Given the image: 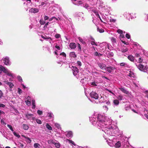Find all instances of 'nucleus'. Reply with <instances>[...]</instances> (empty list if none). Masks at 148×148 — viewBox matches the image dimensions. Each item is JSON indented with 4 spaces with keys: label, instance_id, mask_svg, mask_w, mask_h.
Wrapping results in <instances>:
<instances>
[{
    "label": "nucleus",
    "instance_id": "obj_1",
    "mask_svg": "<svg viewBox=\"0 0 148 148\" xmlns=\"http://www.w3.org/2000/svg\"><path fill=\"white\" fill-rule=\"evenodd\" d=\"M112 122L107 123H104V125L101 124H99V128H101L106 134L108 136H114V134H117L119 131L118 128L117 126L112 124Z\"/></svg>",
    "mask_w": 148,
    "mask_h": 148
},
{
    "label": "nucleus",
    "instance_id": "obj_2",
    "mask_svg": "<svg viewBox=\"0 0 148 148\" xmlns=\"http://www.w3.org/2000/svg\"><path fill=\"white\" fill-rule=\"evenodd\" d=\"M97 119L98 121V124L97 125L99 127V124H101V125H104V123H110L112 121V120L110 118H109L107 117H105L100 114H99L97 115Z\"/></svg>",
    "mask_w": 148,
    "mask_h": 148
},
{
    "label": "nucleus",
    "instance_id": "obj_3",
    "mask_svg": "<svg viewBox=\"0 0 148 148\" xmlns=\"http://www.w3.org/2000/svg\"><path fill=\"white\" fill-rule=\"evenodd\" d=\"M90 95L91 97L90 101L92 102H94L95 103H97L99 101L97 100L98 98V95L95 92H92L90 93Z\"/></svg>",
    "mask_w": 148,
    "mask_h": 148
},
{
    "label": "nucleus",
    "instance_id": "obj_4",
    "mask_svg": "<svg viewBox=\"0 0 148 148\" xmlns=\"http://www.w3.org/2000/svg\"><path fill=\"white\" fill-rule=\"evenodd\" d=\"M90 120L92 125H97L98 123L97 119V115H92L90 118Z\"/></svg>",
    "mask_w": 148,
    "mask_h": 148
},
{
    "label": "nucleus",
    "instance_id": "obj_5",
    "mask_svg": "<svg viewBox=\"0 0 148 148\" xmlns=\"http://www.w3.org/2000/svg\"><path fill=\"white\" fill-rule=\"evenodd\" d=\"M125 141L121 140L118 141L115 144L114 147L116 148H119L121 147H125Z\"/></svg>",
    "mask_w": 148,
    "mask_h": 148
},
{
    "label": "nucleus",
    "instance_id": "obj_6",
    "mask_svg": "<svg viewBox=\"0 0 148 148\" xmlns=\"http://www.w3.org/2000/svg\"><path fill=\"white\" fill-rule=\"evenodd\" d=\"M48 142L49 144H54L55 146L57 148H59L60 146V143L56 141L51 140H48Z\"/></svg>",
    "mask_w": 148,
    "mask_h": 148
},
{
    "label": "nucleus",
    "instance_id": "obj_7",
    "mask_svg": "<svg viewBox=\"0 0 148 148\" xmlns=\"http://www.w3.org/2000/svg\"><path fill=\"white\" fill-rule=\"evenodd\" d=\"M72 68L73 72L74 75L76 76V77L78 79H80V77L79 75H77L78 72V69L75 66H72Z\"/></svg>",
    "mask_w": 148,
    "mask_h": 148
},
{
    "label": "nucleus",
    "instance_id": "obj_8",
    "mask_svg": "<svg viewBox=\"0 0 148 148\" xmlns=\"http://www.w3.org/2000/svg\"><path fill=\"white\" fill-rule=\"evenodd\" d=\"M26 118L27 119L34 120L35 118L33 117L34 114H30L28 113L25 114Z\"/></svg>",
    "mask_w": 148,
    "mask_h": 148
},
{
    "label": "nucleus",
    "instance_id": "obj_9",
    "mask_svg": "<svg viewBox=\"0 0 148 148\" xmlns=\"http://www.w3.org/2000/svg\"><path fill=\"white\" fill-rule=\"evenodd\" d=\"M138 68L140 70L144 72L146 71L148 69L147 66H144L141 64H139L138 66Z\"/></svg>",
    "mask_w": 148,
    "mask_h": 148
},
{
    "label": "nucleus",
    "instance_id": "obj_10",
    "mask_svg": "<svg viewBox=\"0 0 148 148\" xmlns=\"http://www.w3.org/2000/svg\"><path fill=\"white\" fill-rule=\"evenodd\" d=\"M3 72L5 73L8 76L13 77L14 74L12 73V72L7 69H5L3 70Z\"/></svg>",
    "mask_w": 148,
    "mask_h": 148
},
{
    "label": "nucleus",
    "instance_id": "obj_11",
    "mask_svg": "<svg viewBox=\"0 0 148 148\" xmlns=\"http://www.w3.org/2000/svg\"><path fill=\"white\" fill-rule=\"evenodd\" d=\"M3 63L7 65H10L11 63L10 62L9 59L8 57H5L3 58Z\"/></svg>",
    "mask_w": 148,
    "mask_h": 148
},
{
    "label": "nucleus",
    "instance_id": "obj_12",
    "mask_svg": "<svg viewBox=\"0 0 148 148\" xmlns=\"http://www.w3.org/2000/svg\"><path fill=\"white\" fill-rule=\"evenodd\" d=\"M115 69H116V68L112 66L107 67L106 69V70L110 73L112 72Z\"/></svg>",
    "mask_w": 148,
    "mask_h": 148
},
{
    "label": "nucleus",
    "instance_id": "obj_13",
    "mask_svg": "<svg viewBox=\"0 0 148 148\" xmlns=\"http://www.w3.org/2000/svg\"><path fill=\"white\" fill-rule=\"evenodd\" d=\"M39 10L38 9L35 8H32L29 10L30 12L33 13H36L38 12Z\"/></svg>",
    "mask_w": 148,
    "mask_h": 148
},
{
    "label": "nucleus",
    "instance_id": "obj_14",
    "mask_svg": "<svg viewBox=\"0 0 148 148\" xmlns=\"http://www.w3.org/2000/svg\"><path fill=\"white\" fill-rule=\"evenodd\" d=\"M26 2L27 3H24V6L25 7L29 8L32 5V3H31V0H27Z\"/></svg>",
    "mask_w": 148,
    "mask_h": 148
},
{
    "label": "nucleus",
    "instance_id": "obj_15",
    "mask_svg": "<svg viewBox=\"0 0 148 148\" xmlns=\"http://www.w3.org/2000/svg\"><path fill=\"white\" fill-rule=\"evenodd\" d=\"M127 75L130 77L131 79H132V78H134L135 77V74L132 71H130L129 73L127 74Z\"/></svg>",
    "mask_w": 148,
    "mask_h": 148
},
{
    "label": "nucleus",
    "instance_id": "obj_16",
    "mask_svg": "<svg viewBox=\"0 0 148 148\" xmlns=\"http://www.w3.org/2000/svg\"><path fill=\"white\" fill-rule=\"evenodd\" d=\"M66 135L68 138L70 139L73 136V133L71 131H68L66 132Z\"/></svg>",
    "mask_w": 148,
    "mask_h": 148
},
{
    "label": "nucleus",
    "instance_id": "obj_17",
    "mask_svg": "<svg viewBox=\"0 0 148 148\" xmlns=\"http://www.w3.org/2000/svg\"><path fill=\"white\" fill-rule=\"evenodd\" d=\"M124 37V35L123 34V33L121 34L120 35V38L121 41V42L123 43L126 45H128V43L125 41H124L123 40H122L121 39L123 38Z\"/></svg>",
    "mask_w": 148,
    "mask_h": 148
},
{
    "label": "nucleus",
    "instance_id": "obj_18",
    "mask_svg": "<svg viewBox=\"0 0 148 148\" xmlns=\"http://www.w3.org/2000/svg\"><path fill=\"white\" fill-rule=\"evenodd\" d=\"M98 66L101 69L103 70H106V66L105 64L99 63L98 64Z\"/></svg>",
    "mask_w": 148,
    "mask_h": 148
},
{
    "label": "nucleus",
    "instance_id": "obj_19",
    "mask_svg": "<svg viewBox=\"0 0 148 148\" xmlns=\"http://www.w3.org/2000/svg\"><path fill=\"white\" fill-rule=\"evenodd\" d=\"M4 82L6 84H8L11 88H12L14 87V84L11 82H9L8 81H4Z\"/></svg>",
    "mask_w": 148,
    "mask_h": 148
},
{
    "label": "nucleus",
    "instance_id": "obj_20",
    "mask_svg": "<svg viewBox=\"0 0 148 148\" xmlns=\"http://www.w3.org/2000/svg\"><path fill=\"white\" fill-rule=\"evenodd\" d=\"M92 11L93 13H94L96 15L97 17L99 18L100 19L101 21V19L100 17L99 16V14L98 12L96 9H93L92 10Z\"/></svg>",
    "mask_w": 148,
    "mask_h": 148
},
{
    "label": "nucleus",
    "instance_id": "obj_21",
    "mask_svg": "<svg viewBox=\"0 0 148 148\" xmlns=\"http://www.w3.org/2000/svg\"><path fill=\"white\" fill-rule=\"evenodd\" d=\"M69 46L72 49H74L76 47V44L74 42H71L70 43Z\"/></svg>",
    "mask_w": 148,
    "mask_h": 148
},
{
    "label": "nucleus",
    "instance_id": "obj_22",
    "mask_svg": "<svg viewBox=\"0 0 148 148\" xmlns=\"http://www.w3.org/2000/svg\"><path fill=\"white\" fill-rule=\"evenodd\" d=\"M107 141L108 145L110 146L113 147L114 145V143H113L112 140L109 139L108 140H107Z\"/></svg>",
    "mask_w": 148,
    "mask_h": 148
},
{
    "label": "nucleus",
    "instance_id": "obj_23",
    "mask_svg": "<svg viewBox=\"0 0 148 148\" xmlns=\"http://www.w3.org/2000/svg\"><path fill=\"white\" fill-rule=\"evenodd\" d=\"M55 47L57 49L55 51H54V53L55 54L58 55V54L57 51H58L60 50L61 48L59 46H58L57 45L55 46Z\"/></svg>",
    "mask_w": 148,
    "mask_h": 148
},
{
    "label": "nucleus",
    "instance_id": "obj_24",
    "mask_svg": "<svg viewBox=\"0 0 148 148\" xmlns=\"http://www.w3.org/2000/svg\"><path fill=\"white\" fill-rule=\"evenodd\" d=\"M119 89L122 92H123L124 93L126 94H129V92L126 89H125V88H119Z\"/></svg>",
    "mask_w": 148,
    "mask_h": 148
},
{
    "label": "nucleus",
    "instance_id": "obj_25",
    "mask_svg": "<svg viewBox=\"0 0 148 148\" xmlns=\"http://www.w3.org/2000/svg\"><path fill=\"white\" fill-rule=\"evenodd\" d=\"M69 55L70 57L71 58H75L76 57V55L75 54V53L74 52L70 53Z\"/></svg>",
    "mask_w": 148,
    "mask_h": 148
},
{
    "label": "nucleus",
    "instance_id": "obj_26",
    "mask_svg": "<svg viewBox=\"0 0 148 148\" xmlns=\"http://www.w3.org/2000/svg\"><path fill=\"white\" fill-rule=\"evenodd\" d=\"M103 45H105L106 46V50L108 49H109V45L110 44L106 42H103L102 43Z\"/></svg>",
    "mask_w": 148,
    "mask_h": 148
},
{
    "label": "nucleus",
    "instance_id": "obj_27",
    "mask_svg": "<svg viewBox=\"0 0 148 148\" xmlns=\"http://www.w3.org/2000/svg\"><path fill=\"white\" fill-rule=\"evenodd\" d=\"M53 123L54 124V126H55V127L56 128H57L58 129H60L61 130V128L60 127V125L56 123Z\"/></svg>",
    "mask_w": 148,
    "mask_h": 148
},
{
    "label": "nucleus",
    "instance_id": "obj_28",
    "mask_svg": "<svg viewBox=\"0 0 148 148\" xmlns=\"http://www.w3.org/2000/svg\"><path fill=\"white\" fill-rule=\"evenodd\" d=\"M83 3V1H82L80 0H78L76 1L75 3H74L76 5H78L81 4Z\"/></svg>",
    "mask_w": 148,
    "mask_h": 148
},
{
    "label": "nucleus",
    "instance_id": "obj_29",
    "mask_svg": "<svg viewBox=\"0 0 148 148\" xmlns=\"http://www.w3.org/2000/svg\"><path fill=\"white\" fill-rule=\"evenodd\" d=\"M120 65L121 66H124L125 67H128L129 65L127 63L124 62L121 63L120 64Z\"/></svg>",
    "mask_w": 148,
    "mask_h": 148
},
{
    "label": "nucleus",
    "instance_id": "obj_30",
    "mask_svg": "<svg viewBox=\"0 0 148 148\" xmlns=\"http://www.w3.org/2000/svg\"><path fill=\"white\" fill-rule=\"evenodd\" d=\"M34 147L35 148H40L41 146L40 144L36 143L34 144Z\"/></svg>",
    "mask_w": 148,
    "mask_h": 148
},
{
    "label": "nucleus",
    "instance_id": "obj_31",
    "mask_svg": "<svg viewBox=\"0 0 148 148\" xmlns=\"http://www.w3.org/2000/svg\"><path fill=\"white\" fill-rule=\"evenodd\" d=\"M23 128L25 130H27L29 128V127L28 125L26 124H23L22 125Z\"/></svg>",
    "mask_w": 148,
    "mask_h": 148
},
{
    "label": "nucleus",
    "instance_id": "obj_32",
    "mask_svg": "<svg viewBox=\"0 0 148 148\" xmlns=\"http://www.w3.org/2000/svg\"><path fill=\"white\" fill-rule=\"evenodd\" d=\"M128 58L131 61H133L134 60V57L130 55L128 56Z\"/></svg>",
    "mask_w": 148,
    "mask_h": 148
},
{
    "label": "nucleus",
    "instance_id": "obj_33",
    "mask_svg": "<svg viewBox=\"0 0 148 148\" xmlns=\"http://www.w3.org/2000/svg\"><path fill=\"white\" fill-rule=\"evenodd\" d=\"M91 44L92 45H95L96 46H97V45L95 42V40L93 38H91Z\"/></svg>",
    "mask_w": 148,
    "mask_h": 148
},
{
    "label": "nucleus",
    "instance_id": "obj_34",
    "mask_svg": "<svg viewBox=\"0 0 148 148\" xmlns=\"http://www.w3.org/2000/svg\"><path fill=\"white\" fill-rule=\"evenodd\" d=\"M32 108L33 109H34L35 108V101L34 99H32Z\"/></svg>",
    "mask_w": 148,
    "mask_h": 148
},
{
    "label": "nucleus",
    "instance_id": "obj_35",
    "mask_svg": "<svg viewBox=\"0 0 148 148\" xmlns=\"http://www.w3.org/2000/svg\"><path fill=\"white\" fill-rule=\"evenodd\" d=\"M25 102L27 105L29 106L31 104V99L26 100Z\"/></svg>",
    "mask_w": 148,
    "mask_h": 148
},
{
    "label": "nucleus",
    "instance_id": "obj_36",
    "mask_svg": "<svg viewBox=\"0 0 148 148\" xmlns=\"http://www.w3.org/2000/svg\"><path fill=\"white\" fill-rule=\"evenodd\" d=\"M119 100L116 99L114 100L113 101V103L116 106L118 105L119 104Z\"/></svg>",
    "mask_w": 148,
    "mask_h": 148
},
{
    "label": "nucleus",
    "instance_id": "obj_37",
    "mask_svg": "<svg viewBox=\"0 0 148 148\" xmlns=\"http://www.w3.org/2000/svg\"><path fill=\"white\" fill-rule=\"evenodd\" d=\"M46 127L49 130H52V127L48 124L47 123L46 124Z\"/></svg>",
    "mask_w": 148,
    "mask_h": 148
},
{
    "label": "nucleus",
    "instance_id": "obj_38",
    "mask_svg": "<svg viewBox=\"0 0 148 148\" xmlns=\"http://www.w3.org/2000/svg\"><path fill=\"white\" fill-rule=\"evenodd\" d=\"M60 55L64 57L63 59L65 60L66 59V55L64 53L62 52L60 54Z\"/></svg>",
    "mask_w": 148,
    "mask_h": 148
},
{
    "label": "nucleus",
    "instance_id": "obj_39",
    "mask_svg": "<svg viewBox=\"0 0 148 148\" xmlns=\"http://www.w3.org/2000/svg\"><path fill=\"white\" fill-rule=\"evenodd\" d=\"M26 141L28 143H30L32 142L31 140L29 138L27 137L26 138Z\"/></svg>",
    "mask_w": 148,
    "mask_h": 148
},
{
    "label": "nucleus",
    "instance_id": "obj_40",
    "mask_svg": "<svg viewBox=\"0 0 148 148\" xmlns=\"http://www.w3.org/2000/svg\"><path fill=\"white\" fill-rule=\"evenodd\" d=\"M97 31L99 32L100 33H103L104 32V30L103 29L101 28H97Z\"/></svg>",
    "mask_w": 148,
    "mask_h": 148
},
{
    "label": "nucleus",
    "instance_id": "obj_41",
    "mask_svg": "<svg viewBox=\"0 0 148 148\" xmlns=\"http://www.w3.org/2000/svg\"><path fill=\"white\" fill-rule=\"evenodd\" d=\"M117 98L119 100H123L124 99L123 97L121 95L118 96Z\"/></svg>",
    "mask_w": 148,
    "mask_h": 148
},
{
    "label": "nucleus",
    "instance_id": "obj_42",
    "mask_svg": "<svg viewBox=\"0 0 148 148\" xmlns=\"http://www.w3.org/2000/svg\"><path fill=\"white\" fill-rule=\"evenodd\" d=\"M13 134L15 136L18 138H19L20 137V135H19L18 133H17L15 132H13Z\"/></svg>",
    "mask_w": 148,
    "mask_h": 148
},
{
    "label": "nucleus",
    "instance_id": "obj_43",
    "mask_svg": "<svg viewBox=\"0 0 148 148\" xmlns=\"http://www.w3.org/2000/svg\"><path fill=\"white\" fill-rule=\"evenodd\" d=\"M103 109L105 112H106L108 110V108L106 106H103Z\"/></svg>",
    "mask_w": 148,
    "mask_h": 148
},
{
    "label": "nucleus",
    "instance_id": "obj_44",
    "mask_svg": "<svg viewBox=\"0 0 148 148\" xmlns=\"http://www.w3.org/2000/svg\"><path fill=\"white\" fill-rule=\"evenodd\" d=\"M36 121V122L37 123L39 124H42V122L40 120L38 119H35Z\"/></svg>",
    "mask_w": 148,
    "mask_h": 148
},
{
    "label": "nucleus",
    "instance_id": "obj_45",
    "mask_svg": "<svg viewBox=\"0 0 148 148\" xmlns=\"http://www.w3.org/2000/svg\"><path fill=\"white\" fill-rule=\"evenodd\" d=\"M84 7L86 9H89L90 8V7L87 4H85L84 5Z\"/></svg>",
    "mask_w": 148,
    "mask_h": 148
},
{
    "label": "nucleus",
    "instance_id": "obj_46",
    "mask_svg": "<svg viewBox=\"0 0 148 148\" xmlns=\"http://www.w3.org/2000/svg\"><path fill=\"white\" fill-rule=\"evenodd\" d=\"M5 69L4 67L1 66H0V73H1L2 71L3 72V70Z\"/></svg>",
    "mask_w": 148,
    "mask_h": 148
},
{
    "label": "nucleus",
    "instance_id": "obj_47",
    "mask_svg": "<svg viewBox=\"0 0 148 148\" xmlns=\"http://www.w3.org/2000/svg\"><path fill=\"white\" fill-rule=\"evenodd\" d=\"M48 116L49 117L52 118L53 117V115L52 113L50 112L48 113Z\"/></svg>",
    "mask_w": 148,
    "mask_h": 148
},
{
    "label": "nucleus",
    "instance_id": "obj_48",
    "mask_svg": "<svg viewBox=\"0 0 148 148\" xmlns=\"http://www.w3.org/2000/svg\"><path fill=\"white\" fill-rule=\"evenodd\" d=\"M67 140L69 142V143H71L74 146H75L76 145L75 143H74L73 141L72 140H70L69 139H67Z\"/></svg>",
    "mask_w": 148,
    "mask_h": 148
},
{
    "label": "nucleus",
    "instance_id": "obj_49",
    "mask_svg": "<svg viewBox=\"0 0 148 148\" xmlns=\"http://www.w3.org/2000/svg\"><path fill=\"white\" fill-rule=\"evenodd\" d=\"M7 126L8 127H9L10 129L12 132H13L14 131V130L12 128V126L10 125H9V124H8L7 125Z\"/></svg>",
    "mask_w": 148,
    "mask_h": 148
},
{
    "label": "nucleus",
    "instance_id": "obj_50",
    "mask_svg": "<svg viewBox=\"0 0 148 148\" xmlns=\"http://www.w3.org/2000/svg\"><path fill=\"white\" fill-rule=\"evenodd\" d=\"M54 19H55L56 20H58V19L56 18L55 17H52V18H49V21H52Z\"/></svg>",
    "mask_w": 148,
    "mask_h": 148
},
{
    "label": "nucleus",
    "instance_id": "obj_51",
    "mask_svg": "<svg viewBox=\"0 0 148 148\" xmlns=\"http://www.w3.org/2000/svg\"><path fill=\"white\" fill-rule=\"evenodd\" d=\"M116 21V19L112 18L110 19V21L112 23H115Z\"/></svg>",
    "mask_w": 148,
    "mask_h": 148
},
{
    "label": "nucleus",
    "instance_id": "obj_52",
    "mask_svg": "<svg viewBox=\"0 0 148 148\" xmlns=\"http://www.w3.org/2000/svg\"><path fill=\"white\" fill-rule=\"evenodd\" d=\"M97 82H91V84L92 86H97Z\"/></svg>",
    "mask_w": 148,
    "mask_h": 148
},
{
    "label": "nucleus",
    "instance_id": "obj_53",
    "mask_svg": "<svg viewBox=\"0 0 148 148\" xmlns=\"http://www.w3.org/2000/svg\"><path fill=\"white\" fill-rule=\"evenodd\" d=\"M127 50H128V49H127V48H126L125 49H122L121 51L123 53V52H126L127 51Z\"/></svg>",
    "mask_w": 148,
    "mask_h": 148
},
{
    "label": "nucleus",
    "instance_id": "obj_54",
    "mask_svg": "<svg viewBox=\"0 0 148 148\" xmlns=\"http://www.w3.org/2000/svg\"><path fill=\"white\" fill-rule=\"evenodd\" d=\"M18 78L19 80V81L21 82H22L23 81L22 77L20 76H18Z\"/></svg>",
    "mask_w": 148,
    "mask_h": 148
},
{
    "label": "nucleus",
    "instance_id": "obj_55",
    "mask_svg": "<svg viewBox=\"0 0 148 148\" xmlns=\"http://www.w3.org/2000/svg\"><path fill=\"white\" fill-rule=\"evenodd\" d=\"M18 91L19 94H21L22 92V90L19 88H18Z\"/></svg>",
    "mask_w": 148,
    "mask_h": 148
},
{
    "label": "nucleus",
    "instance_id": "obj_56",
    "mask_svg": "<svg viewBox=\"0 0 148 148\" xmlns=\"http://www.w3.org/2000/svg\"><path fill=\"white\" fill-rule=\"evenodd\" d=\"M37 112L38 114L39 115L42 114V111L39 110H38L37 111Z\"/></svg>",
    "mask_w": 148,
    "mask_h": 148
},
{
    "label": "nucleus",
    "instance_id": "obj_57",
    "mask_svg": "<svg viewBox=\"0 0 148 148\" xmlns=\"http://www.w3.org/2000/svg\"><path fill=\"white\" fill-rule=\"evenodd\" d=\"M111 40L112 42L114 43L116 42V39L113 37L111 38Z\"/></svg>",
    "mask_w": 148,
    "mask_h": 148
},
{
    "label": "nucleus",
    "instance_id": "obj_58",
    "mask_svg": "<svg viewBox=\"0 0 148 148\" xmlns=\"http://www.w3.org/2000/svg\"><path fill=\"white\" fill-rule=\"evenodd\" d=\"M3 94L2 92V91L0 90V98L3 97Z\"/></svg>",
    "mask_w": 148,
    "mask_h": 148
},
{
    "label": "nucleus",
    "instance_id": "obj_59",
    "mask_svg": "<svg viewBox=\"0 0 148 148\" xmlns=\"http://www.w3.org/2000/svg\"><path fill=\"white\" fill-rule=\"evenodd\" d=\"M143 60V59L142 58L140 57L138 59V62H139V63H141L142 62Z\"/></svg>",
    "mask_w": 148,
    "mask_h": 148
},
{
    "label": "nucleus",
    "instance_id": "obj_60",
    "mask_svg": "<svg viewBox=\"0 0 148 148\" xmlns=\"http://www.w3.org/2000/svg\"><path fill=\"white\" fill-rule=\"evenodd\" d=\"M117 32L119 34H122L123 33V31L119 29L117 30Z\"/></svg>",
    "mask_w": 148,
    "mask_h": 148
},
{
    "label": "nucleus",
    "instance_id": "obj_61",
    "mask_svg": "<svg viewBox=\"0 0 148 148\" xmlns=\"http://www.w3.org/2000/svg\"><path fill=\"white\" fill-rule=\"evenodd\" d=\"M60 37V35L58 34H57L55 35V37L56 38H58Z\"/></svg>",
    "mask_w": 148,
    "mask_h": 148
},
{
    "label": "nucleus",
    "instance_id": "obj_62",
    "mask_svg": "<svg viewBox=\"0 0 148 148\" xmlns=\"http://www.w3.org/2000/svg\"><path fill=\"white\" fill-rule=\"evenodd\" d=\"M77 64L79 66H81L82 65V63L80 61H78L77 62Z\"/></svg>",
    "mask_w": 148,
    "mask_h": 148
},
{
    "label": "nucleus",
    "instance_id": "obj_63",
    "mask_svg": "<svg viewBox=\"0 0 148 148\" xmlns=\"http://www.w3.org/2000/svg\"><path fill=\"white\" fill-rule=\"evenodd\" d=\"M125 36L126 37L128 38V39H129L130 38V35L128 34H126V35H125Z\"/></svg>",
    "mask_w": 148,
    "mask_h": 148
},
{
    "label": "nucleus",
    "instance_id": "obj_64",
    "mask_svg": "<svg viewBox=\"0 0 148 148\" xmlns=\"http://www.w3.org/2000/svg\"><path fill=\"white\" fill-rule=\"evenodd\" d=\"M49 17L48 16H45L44 17V20L45 21L46 20L48 19H49Z\"/></svg>",
    "mask_w": 148,
    "mask_h": 148
}]
</instances>
